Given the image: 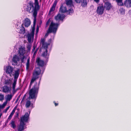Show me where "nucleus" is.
<instances>
[{"label":"nucleus","mask_w":131,"mask_h":131,"mask_svg":"<svg viewBox=\"0 0 131 131\" xmlns=\"http://www.w3.org/2000/svg\"><path fill=\"white\" fill-rule=\"evenodd\" d=\"M53 103H54L55 106H58V103H56L55 101H54L53 102Z\"/></svg>","instance_id":"49"},{"label":"nucleus","mask_w":131,"mask_h":131,"mask_svg":"<svg viewBox=\"0 0 131 131\" xmlns=\"http://www.w3.org/2000/svg\"><path fill=\"white\" fill-rule=\"evenodd\" d=\"M41 70L39 67H36L33 74V77L30 82L32 83L37 79L39 78V75L40 74Z\"/></svg>","instance_id":"4"},{"label":"nucleus","mask_w":131,"mask_h":131,"mask_svg":"<svg viewBox=\"0 0 131 131\" xmlns=\"http://www.w3.org/2000/svg\"><path fill=\"white\" fill-rule=\"evenodd\" d=\"M15 117H18V115H19V112H16L15 113Z\"/></svg>","instance_id":"45"},{"label":"nucleus","mask_w":131,"mask_h":131,"mask_svg":"<svg viewBox=\"0 0 131 131\" xmlns=\"http://www.w3.org/2000/svg\"><path fill=\"white\" fill-rule=\"evenodd\" d=\"M45 49V50L43 51L42 52V56L45 58L47 60H48L49 58V56L50 55L49 53H48L47 50L48 48H46L45 47H43Z\"/></svg>","instance_id":"11"},{"label":"nucleus","mask_w":131,"mask_h":131,"mask_svg":"<svg viewBox=\"0 0 131 131\" xmlns=\"http://www.w3.org/2000/svg\"><path fill=\"white\" fill-rule=\"evenodd\" d=\"M28 5L27 6L26 10L29 13H32V16L34 19L33 22V25L32 28V30L35 31V26L36 23V18L37 16L38 11L40 8V6L39 5L38 0H34V3L32 1H30L28 3Z\"/></svg>","instance_id":"1"},{"label":"nucleus","mask_w":131,"mask_h":131,"mask_svg":"<svg viewBox=\"0 0 131 131\" xmlns=\"http://www.w3.org/2000/svg\"><path fill=\"white\" fill-rule=\"evenodd\" d=\"M36 62L37 63L38 66L41 67H43L45 64L44 61L41 60L40 58L39 57H38L36 58Z\"/></svg>","instance_id":"9"},{"label":"nucleus","mask_w":131,"mask_h":131,"mask_svg":"<svg viewBox=\"0 0 131 131\" xmlns=\"http://www.w3.org/2000/svg\"><path fill=\"white\" fill-rule=\"evenodd\" d=\"M11 126L13 129H14L16 127V125L15 124V122L14 120H12L10 123Z\"/></svg>","instance_id":"26"},{"label":"nucleus","mask_w":131,"mask_h":131,"mask_svg":"<svg viewBox=\"0 0 131 131\" xmlns=\"http://www.w3.org/2000/svg\"><path fill=\"white\" fill-rule=\"evenodd\" d=\"M41 23H42V21H40V25L41 24Z\"/></svg>","instance_id":"54"},{"label":"nucleus","mask_w":131,"mask_h":131,"mask_svg":"<svg viewBox=\"0 0 131 131\" xmlns=\"http://www.w3.org/2000/svg\"><path fill=\"white\" fill-rule=\"evenodd\" d=\"M39 2H41V0H39Z\"/></svg>","instance_id":"55"},{"label":"nucleus","mask_w":131,"mask_h":131,"mask_svg":"<svg viewBox=\"0 0 131 131\" xmlns=\"http://www.w3.org/2000/svg\"><path fill=\"white\" fill-rule=\"evenodd\" d=\"M115 1L118 6H121L124 5L123 0H115Z\"/></svg>","instance_id":"25"},{"label":"nucleus","mask_w":131,"mask_h":131,"mask_svg":"<svg viewBox=\"0 0 131 131\" xmlns=\"http://www.w3.org/2000/svg\"><path fill=\"white\" fill-rule=\"evenodd\" d=\"M35 48H33V49H32V52H34V50H35Z\"/></svg>","instance_id":"52"},{"label":"nucleus","mask_w":131,"mask_h":131,"mask_svg":"<svg viewBox=\"0 0 131 131\" xmlns=\"http://www.w3.org/2000/svg\"><path fill=\"white\" fill-rule=\"evenodd\" d=\"M7 101L5 102L2 104V105L0 106V107L1 108H3L5 107L7 103Z\"/></svg>","instance_id":"34"},{"label":"nucleus","mask_w":131,"mask_h":131,"mask_svg":"<svg viewBox=\"0 0 131 131\" xmlns=\"http://www.w3.org/2000/svg\"><path fill=\"white\" fill-rule=\"evenodd\" d=\"M12 117L11 116H10L9 115V117H8V119H7V123L8 122H7V121H9L11 118Z\"/></svg>","instance_id":"44"},{"label":"nucleus","mask_w":131,"mask_h":131,"mask_svg":"<svg viewBox=\"0 0 131 131\" xmlns=\"http://www.w3.org/2000/svg\"><path fill=\"white\" fill-rule=\"evenodd\" d=\"M104 8L103 5L99 6L97 7L96 10L97 14L99 15H102L104 13Z\"/></svg>","instance_id":"12"},{"label":"nucleus","mask_w":131,"mask_h":131,"mask_svg":"<svg viewBox=\"0 0 131 131\" xmlns=\"http://www.w3.org/2000/svg\"><path fill=\"white\" fill-rule=\"evenodd\" d=\"M32 83L31 82H30V84L29 86V89H30L31 88V86Z\"/></svg>","instance_id":"47"},{"label":"nucleus","mask_w":131,"mask_h":131,"mask_svg":"<svg viewBox=\"0 0 131 131\" xmlns=\"http://www.w3.org/2000/svg\"><path fill=\"white\" fill-rule=\"evenodd\" d=\"M59 11L62 13H67L68 12V10H67L66 7V6H64L62 4L60 7Z\"/></svg>","instance_id":"14"},{"label":"nucleus","mask_w":131,"mask_h":131,"mask_svg":"<svg viewBox=\"0 0 131 131\" xmlns=\"http://www.w3.org/2000/svg\"><path fill=\"white\" fill-rule=\"evenodd\" d=\"M19 57L16 55H15L13 56L12 59V61L14 63L12 65L14 66H16L17 64V61H19Z\"/></svg>","instance_id":"10"},{"label":"nucleus","mask_w":131,"mask_h":131,"mask_svg":"<svg viewBox=\"0 0 131 131\" xmlns=\"http://www.w3.org/2000/svg\"><path fill=\"white\" fill-rule=\"evenodd\" d=\"M26 47L27 49V51H29L30 50L31 46L30 45H28Z\"/></svg>","instance_id":"36"},{"label":"nucleus","mask_w":131,"mask_h":131,"mask_svg":"<svg viewBox=\"0 0 131 131\" xmlns=\"http://www.w3.org/2000/svg\"><path fill=\"white\" fill-rule=\"evenodd\" d=\"M94 1L97 3H98L99 2L100 0H94Z\"/></svg>","instance_id":"50"},{"label":"nucleus","mask_w":131,"mask_h":131,"mask_svg":"<svg viewBox=\"0 0 131 131\" xmlns=\"http://www.w3.org/2000/svg\"><path fill=\"white\" fill-rule=\"evenodd\" d=\"M13 95L12 94H8L6 101H10L12 98Z\"/></svg>","instance_id":"28"},{"label":"nucleus","mask_w":131,"mask_h":131,"mask_svg":"<svg viewBox=\"0 0 131 131\" xmlns=\"http://www.w3.org/2000/svg\"><path fill=\"white\" fill-rule=\"evenodd\" d=\"M46 40L45 38H41L40 40V44L42 45L43 47H45L46 48H48V46L50 45L51 42V39H49L47 43L45 42Z\"/></svg>","instance_id":"6"},{"label":"nucleus","mask_w":131,"mask_h":131,"mask_svg":"<svg viewBox=\"0 0 131 131\" xmlns=\"http://www.w3.org/2000/svg\"><path fill=\"white\" fill-rule=\"evenodd\" d=\"M39 89V85L37 84V82L35 83L32 88L29 92V100L34 99L36 100L38 94Z\"/></svg>","instance_id":"2"},{"label":"nucleus","mask_w":131,"mask_h":131,"mask_svg":"<svg viewBox=\"0 0 131 131\" xmlns=\"http://www.w3.org/2000/svg\"><path fill=\"white\" fill-rule=\"evenodd\" d=\"M119 11L122 14H124L125 13V10L123 8H121L119 9Z\"/></svg>","instance_id":"37"},{"label":"nucleus","mask_w":131,"mask_h":131,"mask_svg":"<svg viewBox=\"0 0 131 131\" xmlns=\"http://www.w3.org/2000/svg\"><path fill=\"white\" fill-rule=\"evenodd\" d=\"M23 26L24 24H22L21 25V29H20V31L19 32L20 33L23 34H25L26 32L25 28Z\"/></svg>","instance_id":"24"},{"label":"nucleus","mask_w":131,"mask_h":131,"mask_svg":"<svg viewBox=\"0 0 131 131\" xmlns=\"http://www.w3.org/2000/svg\"><path fill=\"white\" fill-rule=\"evenodd\" d=\"M30 63V59H27V63H26V69H28L29 67Z\"/></svg>","instance_id":"33"},{"label":"nucleus","mask_w":131,"mask_h":131,"mask_svg":"<svg viewBox=\"0 0 131 131\" xmlns=\"http://www.w3.org/2000/svg\"><path fill=\"white\" fill-rule=\"evenodd\" d=\"M39 27L38 26H37V27L36 28V33H38L39 31Z\"/></svg>","instance_id":"43"},{"label":"nucleus","mask_w":131,"mask_h":131,"mask_svg":"<svg viewBox=\"0 0 131 131\" xmlns=\"http://www.w3.org/2000/svg\"><path fill=\"white\" fill-rule=\"evenodd\" d=\"M34 32H35V31L32 30V31H31V34H30L31 35L33 36H34Z\"/></svg>","instance_id":"48"},{"label":"nucleus","mask_w":131,"mask_h":131,"mask_svg":"<svg viewBox=\"0 0 131 131\" xmlns=\"http://www.w3.org/2000/svg\"><path fill=\"white\" fill-rule=\"evenodd\" d=\"M31 104V102L29 100H27L26 102L25 106L27 108L29 107Z\"/></svg>","instance_id":"30"},{"label":"nucleus","mask_w":131,"mask_h":131,"mask_svg":"<svg viewBox=\"0 0 131 131\" xmlns=\"http://www.w3.org/2000/svg\"><path fill=\"white\" fill-rule=\"evenodd\" d=\"M19 70L18 69L15 71V73H14V79H17L19 76Z\"/></svg>","instance_id":"23"},{"label":"nucleus","mask_w":131,"mask_h":131,"mask_svg":"<svg viewBox=\"0 0 131 131\" xmlns=\"http://www.w3.org/2000/svg\"><path fill=\"white\" fill-rule=\"evenodd\" d=\"M16 107V106L13 109L12 111V112L10 113V116H11L12 117L13 115V114H14L15 112Z\"/></svg>","instance_id":"35"},{"label":"nucleus","mask_w":131,"mask_h":131,"mask_svg":"<svg viewBox=\"0 0 131 131\" xmlns=\"http://www.w3.org/2000/svg\"><path fill=\"white\" fill-rule=\"evenodd\" d=\"M57 4V1L55 0L52 7H51L49 11V13H50L51 12L55 10Z\"/></svg>","instance_id":"19"},{"label":"nucleus","mask_w":131,"mask_h":131,"mask_svg":"<svg viewBox=\"0 0 131 131\" xmlns=\"http://www.w3.org/2000/svg\"><path fill=\"white\" fill-rule=\"evenodd\" d=\"M11 88L6 85H4L3 87V91L5 93H7L10 91Z\"/></svg>","instance_id":"20"},{"label":"nucleus","mask_w":131,"mask_h":131,"mask_svg":"<svg viewBox=\"0 0 131 131\" xmlns=\"http://www.w3.org/2000/svg\"><path fill=\"white\" fill-rule=\"evenodd\" d=\"M5 70L6 73L7 74H9V75L11 76L14 70L13 67L9 66H8L6 67Z\"/></svg>","instance_id":"8"},{"label":"nucleus","mask_w":131,"mask_h":131,"mask_svg":"<svg viewBox=\"0 0 131 131\" xmlns=\"http://www.w3.org/2000/svg\"><path fill=\"white\" fill-rule=\"evenodd\" d=\"M10 107V106H8L5 109V113H6L7 112V111L9 109V108Z\"/></svg>","instance_id":"42"},{"label":"nucleus","mask_w":131,"mask_h":131,"mask_svg":"<svg viewBox=\"0 0 131 131\" xmlns=\"http://www.w3.org/2000/svg\"><path fill=\"white\" fill-rule=\"evenodd\" d=\"M25 125V123H23L21 122H20L19 125L18 127V131H22L25 129L26 128L24 126Z\"/></svg>","instance_id":"17"},{"label":"nucleus","mask_w":131,"mask_h":131,"mask_svg":"<svg viewBox=\"0 0 131 131\" xmlns=\"http://www.w3.org/2000/svg\"><path fill=\"white\" fill-rule=\"evenodd\" d=\"M112 7V5L109 2H106L105 3L104 8L106 10H109Z\"/></svg>","instance_id":"13"},{"label":"nucleus","mask_w":131,"mask_h":131,"mask_svg":"<svg viewBox=\"0 0 131 131\" xmlns=\"http://www.w3.org/2000/svg\"><path fill=\"white\" fill-rule=\"evenodd\" d=\"M5 84L10 86L12 84V82L11 80L10 79H9L5 80Z\"/></svg>","instance_id":"27"},{"label":"nucleus","mask_w":131,"mask_h":131,"mask_svg":"<svg viewBox=\"0 0 131 131\" xmlns=\"http://www.w3.org/2000/svg\"><path fill=\"white\" fill-rule=\"evenodd\" d=\"M26 94H25L24 95L23 97V98L22 99V100L21 101V103H23L25 99L26 98Z\"/></svg>","instance_id":"38"},{"label":"nucleus","mask_w":131,"mask_h":131,"mask_svg":"<svg viewBox=\"0 0 131 131\" xmlns=\"http://www.w3.org/2000/svg\"><path fill=\"white\" fill-rule=\"evenodd\" d=\"M1 115H2V114H1L0 115V118H1Z\"/></svg>","instance_id":"56"},{"label":"nucleus","mask_w":131,"mask_h":131,"mask_svg":"<svg viewBox=\"0 0 131 131\" xmlns=\"http://www.w3.org/2000/svg\"><path fill=\"white\" fill-rule=\"evenodd\" d=\"M58 26V24H55L51 22L48 29L47 31L45 36H48L49 33L51 32L55 34L57 30Z\"/></svg>","instance_id":"3"},{"label":"nucleus","mask_w":131,"mask_h":131,"mask_svg":"<svg viewBox=\"0 0 131 131\" xmlns=\"http://www.w3.org/2000/svg\"><path fill=\"white\" fill-rule=\"evenodd\" d=\"M36 48V46L35 45H34L33 46V48L35 49Z\"/></svg>","instance_id":"51"},{"label":"nucleus","mask_w":131,"mask_h":131,"mask_svg":"<svg viewBox=\"0 0 131 131\" xmlns=\"http://www.w3.org/2000/svg\"><path fill=\"white\" fill-rule=\"evenodd\" d=\"M68 10V14L69 15H71V14H73L74 12V11L73 9L71 7Z\"/></svg>","instance_id":"32"},{"label":"nucleus","mask_w":131,"mask_h":131,"mask_svg":"<svg viewBox=\"0 0 131 131\" xmlns=\"http://www.w3.org/2000/svg\"><path fill=\"white\" fill-rule=\"evenodd\" d=\"M18 98L16 100V101H15V102H16V103L18 101Z\"/></svg>","instance_id":"53"},{"label":"nucleus","mask_w":131,"mask_h":131,"mask_svg":"<svg viewBox=\"0 0 131 131\" xmlns=\"http://www.w3.org/2000/svg\"><path fill=\"white\" fill-rule=\"evenodd\" d=\"M24 24L25 27H27L30 25L31 21L29 19L27 18H26L24 21Z\"/></svg>","instance_id":"16"},{"label":"nucleus","mask_w":131,"mask_h":131,"mask_svg":"<svg viewBox=\"0 0 131 131\" xmlns=\"http://www.w3.org/2000/svg\"><path fill=\"white\" fill-rule=\"evenodd\" d=\"M25 53V48L23 47L22 46L19 48L18 53L19 54V56L21 60V62L23 63L24 62V59L25 56L24 54Z\"/></svg>","instance_id":"5"},{"label":"nucleus","mask_w":131,"mask_h":131,"mask_svg":"<svg viewBox=\"0 0 131 131\" xmlns=\"http://www.w3.org/2000/svg\"><path fill=\"white\" fill-rule=\"evenodd\" d=\"M81 2V6L82 7H86L88 4L86 0H82Z\"/></svg>","instance_id":"22"},{"label":"nucleus","mask_w":131,"mask_h":131,"mask_svg":"<svg viewBox=\"0 0 131 131\" xmlns=\"http://www.w3.org/2000/svg\"><path fill=\"white\" fill-rule=\"evenodd\" d=\"M17 80L14 79V82L13 84V89L14 91L15 90L16 85V84Z\"/></svg>","instance_id":"31"},{"label":"nucleus","mask_w":131,"mask_h":131,"mask_svg":"<svg viewBox=\"0 0 131 131\" xmlns=\"http://www.w3.org/2000/svg\"><path fill=\"white\" fill-rule=\"evenodd\" d=\"M64 3L68 6H69L71 7H74L72 0H65Z\"/></svg>","instance_id":"18"},{"label":"nucleus","mask_w":131,"mask_h":131,"mask_svg":"<svg viewBox=\"0 0 131 131\" xmlns=\"http://www.w3.org/2000/svg\"><path fill=\"white\" fill-rule=\"evenodd\" d=\"M38 49H37L35 50V51L34 52V54H33V55L34 56V55L35 56L36 55L37 52V51H38Z\"/></svg>","instance_id":"46"},{"label":"nucleus","mask_w":131,"mask_h":131,"mask_svg":"<svg viewBox=\"0 0 131 131\" xmlns=\"http://www.w3.org/2000/svg\"><path fill=\"white\" fill-rule=\"evenodd\" d=\"M65 16L64 14L61 15L58 14L57 16H55V19L57 20H61L63 21V19L65 18Z\"/></svg>","instance_id":"15"},{"label":"nucleus","mask_w":131,"mask_h":131,"mask_svg":"<svg viewBox=\"0 0 131 131\" xmlns=\"http://www.w3.org/2000/svg\"><path fill=\"white\" fill-rule=\"evenodd\" d=\"M124 5L128 8L131 7V0H126L124 2Z\"/></svg>","instance_id":"21"},{"label":"nucleus","mask_w":131,"mask_h":131,"mask_svg":"<svg viewBox=\"0 0 131 131\" xmlns=\"http://www.w3.org/2000/svg\"><path fill=\"white\" fill-rule=\"evenodd\" d=\"M30 34H28L27 35L28 40L29 42H30L31 41V39L32 36H33Z\"/></svg>","instance_id":"29"},{"label":"nucleus","mask_w":131,"mask_h":131,"mask_svg":"<svg viewBox=\"0 0 131 131\" xmlns=\"http://www.w3.org/2000/svg\"><path fill=\"white\" fill-rule=\"evenodd\" d=\"M29 118V114L28 113H26L24 115L20 117V122L23 123L27 122Z\"/></svg>","instance_id":"7"},{"label":"nucleus","mask_w":131,"mask_h":131,"mask_svg":"<svg viewBox=\"0 0 131 131\" xmlns=\"http://www.w3.org/2000/svg\"><path fill=\"white\" fill-rule=\"evenodd\" d=\"M82 0H75V2L77 3L80 4L81 3Z\"/></svg>","instance_id":"41"},{"label":"nucleus","mask_w":131,"mask_h":131,"mask_svg":"<svg viewBox=\"0 0 131 131\" xmlns=\"http://www.w3.org/2000/svg\"><path fill=\"white\" fill-rule=\"evenodd\" d=\"M4 99V95L0 94V101L3 100Z\"/></svg>","instance_id":"39"},{"label":"nucleus","mask_w":131,"mask_h":131,"mask_svg":"<svg viewBox=\"0 0 131 131\" xmlns=\"http://www.w3.org/2000/svg\"><path fill=\"white\" fill-rule=\"evenodd\" d=\"M50 21H51V20H50V19H49L48 20V21H47L46 22V25L47 26H48L49 24L50 23Z\"/></svg>","instance_id":"40"}]
</instances>
